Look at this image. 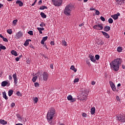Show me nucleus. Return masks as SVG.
I'll list each match as a JSON object with an SVG mask.
<instances>
[{
  "label": "nucleus",
  "instance_id": "nucleus-48",
  "mask_svg": "<svg viewBox=\"0 0 125 125\" xmlns=\"http://www.w3.org/2000/svg\"><path fill=\"white\" fill-rule=\"evenodd\" d=\"M79 78H76L75 79H74V83H78V82H79Z\"/></svg>",
  "mask_w": 125,
  "mask_h": 125
},
{
  "label": "nucleus",
  "instance_id": "nucleus-47",
  "mask_svg": "<svg viewBox=\"0 0 125 125\" xmlns=\"http://www.w3.org/2000/svg\"><path fill=\"white\" fill-rule=\"evenodd\" d=\"M46 24L44 23L43 22H42L40 24V27H42H42H43V26H45Z\"/></svg>",
  "mask_w": 125,
  "mask_h": 125
},
{
  "label": "nucleus",
  "instance_id": "nucleus-55",
  "mask_svg": "<svg viewBox=\"0 0 125 125\" xmlns=\"http://www.w3.org/2000/svg\"><path fill=\"white\" fill-rule=\"evenodd\" d=\"M51 45H54V41H51L50 42Z\"/></svg>",
  "mask_w": 125,
  "mask_h": 125
},
{
  "label": "nucleus",
  "instance_id": "nucleus-51",
  "mask_svg": "<svg viewBox=\"0 0 125 125\" xmlns=\"http://www.w3.org/2000/svg\"><path fill=\"white\" fill-rule=\"evenodd\" d=\"M42 0H40L39 2H38V4L39 5H41V4H42Z\"/></svg>",
  "mask_w": 125,
  "mask_h": 125
},
{
  "label": "nucleus",
  "instance_id": "nucleus-24",
  "mask_svg": "<svg viewBox=\"0 0 125 125\" xmlns=\"http://www.w3.org/2000/svg\"><path fill=\"white\" fill-rule=\"evenodd\" d=\"M39 9L40 10H43V9H47V7L46 6H42L40 7Z\"/></svg>",
  "mask_w": 125,
  "mask_h": 125
},
{
  "label": "nucleus",
  "instance_id": "nucleus-11",
  "mask_svg": "<svg viewBox=\"0 0 125 125\" xmlns=\"http://www.w3.org/2000/svg\"><path fill=\"white\" fill-rule=\"evenodd\" d=\"M89 58H90L91 61H92V62H94V63H95V62H96V60H95V57H94V56H92V55H91V54H90L89 55Z\"/></svg>",
  "mask_w": 125,
  "mask_h": 125
},
{
  "label": "nucleus",
  "instance_id": "nucleus-25",
  "mask_svg": "<svg viewBox=\"0 0 125 125\" xmlns=\"http://www.w3.org/2000/svg\"><path fill=\"white\" fill-rule=\"evenodd\" d=\"M70 69L72 70V71H74V72H75V73H76V72H77V69H76V68H75V66L74 65H71V66L70 67Z\"/></svg>",
  "mask_w": 125,
  "mask_h": 125
},
{
  "label": "nucleus",
  "instance_id": "nucleus-40",
  "mask_svg": "<svg viewBox=\"0 0 125 125\" xmlns=\"http://www.w3.org/2000/svg\"><path fill=\"white\" fill-rule=\"evenodd\" d=\"M16 94L18 96H22V94L20 91H18Z\"/></svg>",
  "mask_w": 125,
  "mask_h": 125
},
{
  "label": "nucleus",
  "instance_id": "nucleus-26",
  "mask_svg": "<svg viewBox=\"0 0 125 125\" xmlns=\"http://www.w3.org/2000/svg\"><path fill=\"white\" fill-rule=\"evenodd\" d=\"M40 15H41V17H42V18H46V15H45L43 12H41Z\"/></svg>",
  "mask_w": 125,
  "mask_h": 125
},
{
  "label": "nucleus",
  "instance_id": "nucleus-22",
  "mask_svg": "<svg viewBox=\"0 0 125 125\" xmlns=\"http://www.w3.org/2000/svg\"><path fill=\"white\" fill-rule=\"evenodd\" d=\"M111 17L114 20H117L119 18V17H118V15L117 14H114L113 15H111Z\"/></svg>",
  "mask_w": 125,
  "mask_h": 125
},
{
  "label": "nucleus",
  "instance_id": "nucleus-34",
  "mask_svg": "<svg viewBox=\"0 0 125 125\" xmlns=\"http://www.w3.org/2000/svg\"><path fill=\"white\" fill-rule=\"evenodd\" d=\"M17 117L18 119H19V121H22V117H21L20 114H17Z\"/></svg>",
  "mask_w": 125,
  "mask_h": 125
},
{
  "label": "nucleus",
  "instance_id": "nucleus-1",
  "mask_svg": "<svg viewBox=\"0 0 125 125\" xmlns=\"http://www.w3.org/2000/svg\"><path fill=\"white\" fill-rule=\"evenodd\" d=\"M123 60L122 58H117L114 59L110 63V66L112 71H115V72H118V70H120V65L122 64Z\"/></svg>",
  "mask_w": 125,
  "mask_h": 125
},
{
  "label": "nucleus",
  "instance_id": "nucleus-18",
  "mask_svg": "<svg viewBox=\"0 0 125 125\" xmlns=\"http://www.w3.org/2000/svg\"><path fill=\"white\" fill-rule=\"evenodd\" d=\"M0 124L1 125H7V122L5 121L4 120L0 119Z\"/></svg>",
  "mask_w": 125,
  "mask_h": 125
},
{
  "label": "nucleus",
  "instance_id": "nucleus-7",
  "mask_svg": "<svg viewBox=\"0 0 125 125\" xmlns=\"http://www.w3.org/2000/svg\"><path fill=\"white\" fill-rule=\"evenodd\" d=\"M87 93H86V91H84L82 94V98H81V100H85L86 98H87Z\"/></svg>",
  "mask_w": 125,
  "mask_h": 125
},
{
  "label": "nucleus",
  "instance_id": "nucleus-29",
  "mask_svg": "<svg viewBox=\"0 0 125 125\" xmlns=\"http://www.w3.org/2000/svg\"><path fill=\"white\" fill-rule=\"evenodd\" d=\"M0 48H1V50L3 49V50H5V49H6V47L1 44H0Z\"/></svg>",
  "mask_w": 125,
  "mask_h": 125
},
{
  "label": "nucleus",
  "instance_id": "nucleus-45",
  "mask_svg": "<svg viewBox=\"0 0 125 125\" xmlns=\"http://www.w3.org/2000/svg\"><path fill=\"white\" fill-rule=\"evenodd\" d=\"M86 64H87L88 66H89V67H90L91 66V64L90 63V62H89V61H86Z\"/></svg>",
  "mask_w": 125,
  "mask_h": 125
},
{
  "label": "nucleus",
  "instance_id": "nucleus-10",
  "mask_svg": "<svg viewBox=\"0 0 125 125\" xmlns=\"http://www.w3.org/2000/svg\"><path fill=\"white\" fill-rule=\"evenodd\" d=\"M13 78L14 79L15 84H17V83H18V79H17V75H16V73L13 75Z\"/></svg>",
  "mask_w": 125,
  "mask_h": 125
},
{
  "label": "nucleus",
  "instance_id": "nucleus-43",
  "mask_svg": "<svg viewBox=\"0 0 125 125\" xmlns=\"http://www.w3.org/2000/svg\"><path fill=\"white\" fill-rule=\"evenodd\" d=\"M17 22H18V20H15L13 21V24H14V25H16V23H17Z\"/></svg>",
  "mask_w": 125,
  "mask_h": 125
},
{
  "label": "nucleus",
  "instance_id": "nucleus-63",
  "mask_svg": "<svg viewBox=\"0 0 125 125\" xmlns=\"http://www.w3.org/2000/svg\"><path fill=\"white\" fill-rule=\"evenodd\" d=\"M96 9H95V8L92 7L90 8V10H96Z\"/></svg>",
  "mask_w": 125,
  "mask_h": 125
},
{
  "label": "nucleus",
  "instance_id": "nucleus-27",
  "mask_svg": "<svg viewBox=\"0 0 125 125\" xmlns=\"http://www.w3.org/2000/svg\"><path fill=\"white\" fill-rule=\"evenodd\" d=\"M13 92H14L13 90H9V91H8L9 96H11V95H12V94H13Z\"/></svg>",
  "mask_w": 125,
  "mask_h": 125
},
{
  "label": "nucleus",
  "instance_id": "nucleus-41",
  "mask_svg": "<svg viewBox=\"0 0 125 125\" xmlns=\"http://www.w3.org/2000/svg\"><path fill=\"white\" fill-rule=\"evenodd\" d=\"M2 40L3 41V42H8V40H7V38H3Z\"/></svg>",
  "mask_w": 125,
  "mask_h": 125
},
{
  "label": "nucleus",
  "instance_id": "nucleus-32",
  "mask_svg": "<svg viewBox=\"0 0 125 125\" xmlns=\"http://www.w3.org/2000/svg\"><path fill=\"white\" fill-rule=\"evenodd\" d=\"M7 33H8V34H9V35H11V34H12V29H8L7 30Z\"/></svg>",
  "mask_w": 125,
  "mask_h": 125
},
{
  "label": "nucleus",
  "instance_id": "nucleus-46",
  "mask_svg": "<svg viewBox=\"0 0 125 125\" xmlns=\"http://www.w3.org/2000/svg\"><path fill=\"white\" fill-rule=\"evenodd\" d=\"M100 19H101V20H102V21H103V22H104V21H105V18H104V17L101 16V17H100Z\"/></svg>",
  "mask_w": 125,
  "mask_h": 125
},
{
  "label": "nucleus",
  "instance_id": "nucleus-64",
  "mask_svg": "<svg viewBox=\"0 0 125 125\" xmlns=\"http://www.w3.org/2000/svg\"><path fill=\"white\" fill-rule=\"evenodd\" d=\"M16 125H23V124H21V123H18V124H16Z\"/></svg>",
  "mask_w": 125,
  "mask_h": 125
},
{
  "label": "nucleus",
  "instance_id": "nucleus-42",
  "mask_svg": "<svg viewBox=\"0 0 125 125\" xmlns=\"http://www.w3.org/2000/svg\"><path fill=\"white\" fill-rule=\"evenodd\" d=\"M47 39H48V37L47 36H46V37H43L42 40L45 42V41H46Z\"/></svg>",
  "mask_w": 125,
  "mask_h": 125
},
{
  "label": "nucleus",
  "instance_id": "nucleus-16",
  "mask_svg": "<svg viewBox=\"0 0 125 125\" xmlns=\"http://www.w3.org/2000/svg\"><path fill=\"white\" fill-rule=\"evenodd\" d=\"M104 32H109V31H110V30H111V27H110L109 26H105L104 27Z\"/></svg>",
  "mask_w": 125,
  "mask_h": 125
},
{
  "label": "nucleus",
  "instance_id": "nucleus-19",
  "mask_svg": "<svg viewBox=\"0 0 125 125\" xmlns=\"http://www.w3.org/2000/svg\"><path fill=\"white\" fill-rule=\"evenodd\" d=\"M11 53L12 55H14V56H18V54H17V52H16V51L13 50L11 51Z\"/></svg>",
  "mask_w": 125,
  "mask_h": 125
},
{
  "label": "nucleus",
  "instance_id": "nucleus-20",
  "mask_svg": "<svg viewBox=\"0 0 125 125\" xmlns=\"http://www.w3.org/2000/svg\"><path fill=\"white\" fill-rule=\"evenodd\" d=\"M2 95H3V98H4V99H5V100H7V99H8L7 96H6V92H5V91H4L2 93Z\"/></svg>",
  "mask_w": 125,
  "mask_h": 125
},
{
  "label": "nucleus",
  "instance_id": "nucleus-37",
  "mask_svg": "<svg viewBox=\"0 0 125 125\" xmlns=\"http://www.w3.org/2000/svg\"><path fill=\"white\" fill-rule=\"evenodd\" d=\"M34 85H35V87H38L40 86V84L39 83L36 82L34 83Z\"/></svg>",
  "mask_w": 125,
  "mask_h": 125
},
{
  "label": "nucleus",
  "instance_id": "nucleus-39",
  "mask_svg": "<svg viewBox=\"0 0 125 125\" xmlns=\"http://www.w3.org/2000/svg\"><path fill=\"white\" fill-rule=\"evenodd\" d=\"M62 42L63 45H64V46H67V42H66V41H62Z\"/></svg>",
  "mask_w": 125,
  "mask_h": 125
},
{
  "label": "nucleus",
  "instance_id": "nucleus-8",
  "mask_svg": "<svg viewBox=\"0 0 125 125\" xmlns=\"http://www.w3.org/2000/svg\"><path fill=\"white\" fill-rule=\"evenodd\" d=\"M43 81H47L48 80V73L46 72H43L42 74Z\"/></svg>",
  "mask_w": 125,
  "mask_h": 125
},
{
  "label": "nucleus",
  "instance_id": "nucleus-36",
  "mask_svg": "<svg viewBox=\"0 0 125 125\" xmlns=\"http://www.w3.org/2000/svg\"><path fill=\"white\" fill-rule=\"evenodd\" d=\"M100 58V56H99V55H95V59H96V60H99Z\"/></svg>",
  "mask_w": 125,
  "mask_h": 125
},
{
  "label": "nucleus",
  "instance_id": "nucleus-57",
  "mask_svg": "<svg viewBox=\"0 0 125 125\" xmlns=\"http://www.w3.org/2000/svg\"><path fill=\"white\" fill-rule=\"evenodd\" d=\"M76 98H72V99L71 100V102H75L76 101Z\"/></svg>",
  "mask_w": 125,
  "mask_h": 125
},
{
  "label": "nucleus",
  "instance_id": "nucleus-23",
  "mask_svg": "<svg viewBox=\"0 0 125 125\" xmlns=\"http://www.w3.org/2000/svg\"><path fill=\"white\" fill-rule=\"evenodd\" d=\"M95 113V107H92L91 108V115H94Z\"/></svg>",
  "mask_w": 125,
  "mask_h": 125
},
{
  "label": "nucleus",
  "instance_id": "nucleus-3",
  "mask_svg": "<svg viewBox=\"0 0 125 125\" xmlns=\"http://www.w3.org/2000/svg\"><path fill=\"white\" fill-rule=\"evenodd\" d=\"M72 9H74V5L71 4H69L66 5L65 7L63 13L65 15H66V16H70Z\"/></svg>",
  "mask_w": 125,
  "mask_h": 125
},
{
  "label": "nucleus",
  "instance_id": "nucleus-15",
  "mask_svg": "<svg viewBox=\"0 0 125 125\" xmlns=\"http://www.w3.org/2000/svg\"><path fill=\"white\" fill-rule=\"evenodd\" d=\"M29 42H32V40H31L30 39H27L24 42L23 45L25 46H28L29 45Z\"/></svg>",
  "mask_w": 125,
  "mask_h": 125
},
{
  "label": "nucleus",
  "instance_id": "nucleus-30",
  "mask_svg": "<svg viewBox=\"0 0 125 125\" xmlns=\"http://www.w3.org/2000/svg\"><path fill=\"white\" fill-rule=\"evenodd\" d=\"M122 50H123V48L122 47L119 46L117 47L118 52H122Z\"/></svg>",
  "mask_w": 125,
  "mask_h": 125
},
{
  "label": "nucleus",
  "instance_id": "nucleus-59",
  "mask_svg": "<svg viewBox=\"0 0 125 125\" xmlns=\"http://www.w3.org/2000/svg\"><path fill=\"white\" fill-rule=\"evenodd\" d=\"M16 61H19L20 60V59L18 57L16 58L15 59Z\"/></svg>",
  "mask_w": 125,
  "mask_h": 125
},
{
  "label": "nucleus",
  "instance_id": "nucleus-9",
  "mask_svg": "<svg viewBox=\"0 0 125 125\" xmlns=\"http://www.w3.org/2000/svg\"><path fill=\"white\" fill-rule=\"evenodd\" d=\"M23 36V33H22V32L21 31H20L19 32L16 34V35L15 36V39L17 40H18V39H20L21 37Z\"/></svg>",
  "mask_w": 125,
  "mask_h": 125
},
{
  "label": "nucleus",
  "instance_id": "nucleus-53",
  "mask_svg": "<svg viewBox=\"0 0 125 125\" xmlns=\"http://www.w3.org/2000/svg\"><path fill=\"white\" fill-rule=\"evenodd\" d=\"M116 100H117V101H120V99L119 96H116Z\"/></svg>",
  "mask_w": 125,
  "mask_h": 125
},
{
  "label": "nucleus",
  "instance_id": "nucleus-4",
  "mask_svg": "<svg viewBox=\"0 0 125 125\" xmlns=\"http://www.w3.org/2000/svg\"><path fill=\"white\" fill-rule=\"evenodd\" d=\"M116 119H117V120L119 121V122H121L122 123H125V114L123 113H121L119 114V116L116 117Z\"/></svg>",
  "mask_w": 125,
  "mask_h": 125
},
{
  "label": "nucleus",
  "instance_id": "nucleus-17",
  "mask_svg": "<svg viewBox=\"0 0 125 125\" xmlns=\"http://www.w3.org/2000/svg\"><path fill=\"white\" fill-rule=\"evenodd\" d=\"M102 33L103 35H104V37L106 38V39H109V38H110V35H109V34H108V33H107L104 31H102Z\"/></svg>",
  "mask_w": 125,
  "mask_h": 125
},
{
  "label": "nucleus",
  "instance_id": "nucleus-35",
  "mask_svg": "<svg viewBox=\"0 0 125 125\" xmlns=\"http://www.w3.org/2000/svg\"><path fill=\"white\" fill-rule=\"evenodd\" d=\"M37 30L39 31L40 34H42V30L41 29V27H38Z\"/></svg>",
  "mask_w": 125,
  "mask_h": 125
},
{
  "label": "nucleus",
  "instance_id": "nucleus-50",
  "mask_svg": "<svg viewBox=\"0 0 125 125\" xmlns=\"http://www.w3.org/2000/svg\"><path fill=\"white\" fill-rule=\"evenodd\" d=\"M34 101L35 102V103H37L38 102V98L36 97L34 99Z\"/></svg>",
  "mask_w": 125,
  "mask_h": 125
},
{
  "label": "nucleus",
  "instance_id": "nucleus-28",
  "mask_svg": "<svg viewBox=\"0 0 125 125\" xmlns=\"http://www.w3.org/2000/svg\"><path fill=\"white\" fill-rule=\"evenodd\" d=\"M37 80H38V76H35L32 78V81L33 83H36Z\"/></svg>",
  "mask_w": 125,
  "mask_h": 125
},
{
  "label": "nucleus",
  "instance_id": "nucleus-2",
  "mask_svg": "<svg viewBox=\"0 0 125 125\" xmlns=\"http://www.w3.org/2000/svg\"><path fill=\"white\" fill-rule=\"evenodd\" d=\"M54 116H55V109L52 107L48 110L46 115L47 122L51 125H54V124L52 122V120H53Z\"/></svg>",
  "mask_w": 125,
  "mask_h": 125
},
{
  "label": "nucleus",
  "instance_id": "nucleus-14",
  "mask_svg": "<svg viewBox=\"0 0 125 125\" xmlns=\"http://www.w3.org/2000/svg\"><path fill=\"white\" fill-rule=\"evenodd\" d=\"M9 86V85H10V83H8V82H7V81H3L1 83V86Z\"/></svg>",
  "mask_w": 125,
  "mask_h": 125
},
{
  "label": "nucleus",
  "instance_id": "nucleus-13",
  "mask_svg": "<svg viewBox=\"0 0 125 125\" xmlns=\"http://www.w3.org/2000/svg\"><path fill=\"white\" fill-rule=\"evenodd\" d=\"M110 86L113 91H116V86H115V84L112 82H110Z\"/></svg>",
  "mask_w": 125,
  "mask_h": 125
},
{
  "label": "nucleus",
  "instance_id": "nucleus-6",
  "mask_svg": "<svg viewBox=\"0 0 125 125\" xmlns=\"http://www.w3.org/2000/svg\"><path fill=\"white\" fill-rule=\"evenodd\" d=\"M93 29H95V30H103V24H98L94 25L93 26Z\"/></svg>",
  "mask_w": 125,
  "mask_h": 125
},
{
  "label": "nucleus",
  "instance_id": "nucleus-54",
  "mask_svg": "<svg viewBox=\"0 0 125 125\" xmlns=\"http://www.w3.org/2000/svg\"><path fill=\"white\" fill-rule=\"evenodd\" d=\"M9 80L10 81L12 80V76L11 75H9Z\"/></svg>",
  "mask_w": 125,
  "mask_h": 125
},
{
  "label": "nucleus",
  "instance_id": "nucleus-33",
  "mask_svg": "<svg viewBox=\"0 0 125 125\" xmlns=\"http://www.w3.org/2000/svg\"><path fill=\"white\" fill-rule=\"evenodd\" d=\"M113 21V19L112 18H109L108 19V22L109 24H112Z\"/></svg>",
  "mask_w": 125,
  "mask_h": 125
},
{
  "label": "nucleus",
  "instance_id": "nucleus-58",
  "mask_svg": "<svg viewBox=\"0 0 125 125\" xmlns=\"http://www.w3.org/2000/svg\"><path fill=\"white\" fill-rule=\"evenodd\" d=\"M91 84H92V85H94V84H95V82H94V81H92V82H91Z\"/></svg>",
  "mask_w": 125,
  "mask_h": 125
},
{
  "label": "nucleus",
  "instance_id": "nucleus-31",
  "mask_svg": "<svg viewBox=\"0 0 125 125\" xmlns=\"http://www.w3.org/2000/svg\"><path fill=\"white\" fill-rule=\"evenodd\" d=\"M73 97L72 96V95H69L67 96V100H68L69 101H71Z\"/></svg>",
  "mask_w": 125,
  "mask_h": 125
},
{
  "label": "nucleus",
  "instance_id": "nucleus-38",
  "mask_svg": "<svg viewBox=\"0 0 125 125\" xmlns=\"http://www.w3.org/2000/svg\"><path fill=\"white\" fill-rule=\"evenodd\" d=\"M96 12H95V14L96 15H99L100 14V12H99V11H98V10H95Z\"/></svg>",
  "mask_w": 125,
  "mask_h": 125
},
{
  "label": "nucleus",
  "instance_id": "nucleus-60",
  "mask_svg": "<svg viewBox=\"0 0 125 125\" xmlns=\"http://www.w3.org/2000/svg\"><path fill=\"white\" fill-rule=\"evenodd\" d=\"M50 67L51 69H53V64H50Z\"/></svg>",
  "mask_w": 125,
  "mask_h": 125
},
{
  "label": "nucleus",
  "instance_id": "nucleus-21",
  "mask_svg": "<svg viewBox=\"0 0 125 125\" xmlns=\"http://www.w3.org/2000/svg\"><path fill=\"white\" fill-rule=\"evenodd\" d=\"M16 3L19 4V6H23V2L21 0H17Z\"/></svg>",
  "mask_w": 125,
  "mask_h": 125
},
{
  "label": "nucleus",
  "instance_id": "nucleus-12",
  "mask_svg": "<svg viewBox=\"0 0 125 125\" xmlns=\"http://www.w3.org/2000/svg\"><path fill=\"white\" fill-rule=\"evenodd\" d=\"M117 4L118 5H122L125 3V0H116Z\"/></svg>",
  "mask_w": 125,
  "mask_h": 125
},
{
  "label": "nucleus",
  "instance_id": "nucleus-61",
  "mask_svg": "<svg viewBox=\"0 0 125 125\" xmlns=\"http://www.w3.org/2000/svg\"><path fill=\"white\" fill-rule=\"evenodd\" d=\"M37 2V1H35L34 3L31 5V6H34L35 4H36V3Z\"/></svg>",
  "mask_w": 125,
  "mask_h": 125
},
{
  "label": "nucleus",
  "instance_id": "nucleus-62",
  "mask_svg": "<svg viewBox=\"0 0 125 125\" xmlns=\"http://www.w3.org/2000/svg\"><path fill=\"white\" fill-rule=\"evenodd\" d=\"M44 41H43L42 40L41 41V43L42 44H44Z\"/></svg>",
  "mask_w": 125,
  "mask_h": 125
},
{
  "label": "nucleus",
  "instance_id": "nucleus-52",
  "mask_svg": "<svg viewBox=\"0 0 125 125\" xmlns=\"http://www.w3.org/2000/svg\"><path fill=\"white\" fill-rule=\"evenodd\" d=\"M104 44V42H103V41H101L99 43V44H100L101 45H103Z\"/></svg>",
  "mask_w": 125,
  "mask_h": 125
},
{
  "label": "nucleus",
  "instance_id": "nucleus-56",
  "mask_svg": "<svg viewBox=\"0 0 125 125\" xmlns=\"http://www.w3.org/2000/svg\"><path fill=\"white\" fill-rule=\"evenodd\" d=\"M11 107H14L15 106V103H12L11 104Z\"/></svg>",
  "mask_w": 125,
  "mask_h": 125
},
{
  "label": "nucleus",
  "instance_id": "nucleus-44",
  "mask_svg": "<svg viewBox=\"0 0 125 125\" xmlns=\"http://www.w3.org/2000/svg\"><path fill=\"white\" fill-rule=\"evenodd\" d=\"M28 34H29V35H30V36H33V35H34V34L33 33V31H29L28 32Z\"/></svg>",
  "mask_w": 125,
  "mask_h": 125
},
{
  "label": "nucleus",
  "instance_id": "nucleus-5",
  "mask_svg": "<svg viewBox=\"0 0 125 125\" xmlns=\"http://www.w3.org/2000/svg\"><path fill=\"white\" fill-rule=\"evenodd\" d=\"M54 5L55 6H60L62 4V0H52Z\"/></svg>",
  "mask_w": 125,
  "mask_h": 125
},
{
  "label": "nucleus",
  "instance_id": "nucleus-49",
  "mask_svg": "<svg viewBox=\"0 0 125 125\" xmlns=\"http://www.w3.org/2000/svg\"><path fill=\"white\" fill-rule=\"evenodd\" d=\"M82 116L83 117H84V118H86V116H87V115L85 113H83Z\"/></svg>",
  "mask_w": 125,
  "mask_h": 125
}]
</instances>
